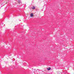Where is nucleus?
<instances>
[{
  "label": "nucleus",
  "instance_id": "1",
  "mask_svg": "<svg viewBox=\"0 0 74 74\" xmlns=\"http://www.w3.org/2000/svg\"><path fill=\"white\" fill-rule=\"evenodd\" d=\"M30 16L31 17H33V13L30 14Z\"/></svg>",
  "mask_w": 74,
  "mask_h": 74
},
{
  "label": "nucleus",
  "instance_id": "2",
  "mask_svg": "<svg viewBox=\"0 0 74 74\" xmlns=\"http://www.w3.org/2000/svg\"><path fill=\"white\" fill-rule=\"evenodd\" d=\"M51 69V68H47V70H50Z\"/></svg>",
  "mask_w": 74,
  "mask_h": 74
},
{
  "label": "nucleus",
  "instance_id": "3",
  "mask_svg": "<svg viewBox=\"0 0 74 74\" xmlns=\"http://www.w3.org/2000/svg\"><path fill=\"white\" fill-rule=\"evenodd\" d=\"M32 9L33 10L35 9V7L34 6H33Z\"/></svg>",
  "mask_w": 74,
  "mask_h": 74
},
{
  "label": "nucleus",
  "instance_id": "4",
  "mask_svg": "<svg viewBox=\"0 0 74 74\" xmlns=\"http://www.w3.org/2000/svg\"><path fill=\"white\" fill-rule=\"evenodd\" d=\"M18 3H21V1L18 0Z\"/></svg>",
  "mask_w": 74,
  "mask_h": 74
},
{
  "label": "nucleus",
  "instance_id": "5",
  "mask_svg": "<svg viewBox=\"0 0 74 74\" xmlns=\"http://www.w3.org/2000/svg\"><path fill=\"white\" fill-rule=\"evenodd\" d=\"M33 71H35V69L33 70Z\"/></svg>",
  "mask_w": 74,
  "mask_h": 74
}]
</instances>
